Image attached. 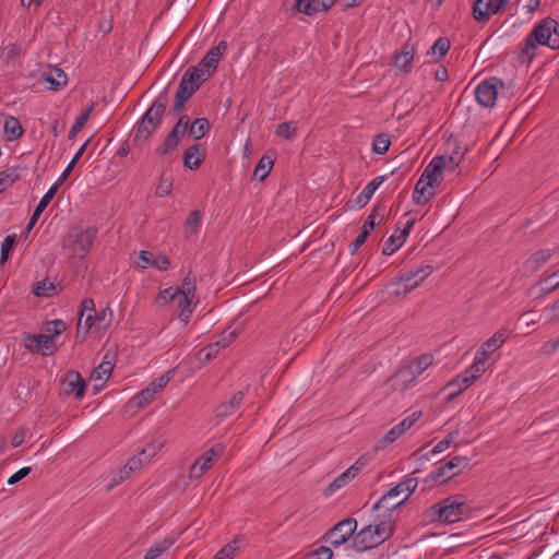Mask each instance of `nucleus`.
Here are the masks:
<instances>
[{
  "label": "nucleus",
  "instance_id": "obj_1",
  "mask_svg": "<svg viewBox=\"0 0 559 559\" xmlns=\"http://www.w3.org/2000/svg\"><path fill=\"white\" fill-rule=\"evenodd\" d=\"M537 45L548 46L551 49L559 48V23L550 17L538 23L526 38L521 57L531 61Z\"/></svg>",
  "mask_w": 559,
  "mask_h": 559
},
{
  "label": "nucleus",
  "instance_id": "obj_2",
  "mask_svg": "<svg viewBox=\"0 0 559 559\" xmlns=\"http://www.w3.org/2000/svg\"><path fill=\"white\" fill-rule=\"evenodd\" d=\"M472 508L462 495L448 497L440 502L433 504L428 510V518L431 522L455 523L468 518Z\"/></svg>",
  "mask_w": 559,
  "mask_h": 559
},
{
  "label": "nucleus",
  "instance_id": "obj_3",
  "mask_svg": "<svg viewBox=\"0 0 559 559\" xmlns=\"http://www.w3.org/2000/svg\"><path fill=\"white\" fill-rule=\"evenodd\" d=\"M432 362V355L424 354L412 360L408 365L400 367L388 380L386 384L391 391L404 392Z\"/></svg>",
  "mask_w": 559,
  "mask_h": 559
},
{
  "label": "nucleus",
  "instance_id": "obj_4",
  "mask_svg": "<svg viewBox=\"0 0 559 559\" xmlns=\"http://www.w3.org/2000/svg\"><path fill=\"white\" fill-rule=\"evenodd\" d=\"M167 104L168 98L166 93H160L136 124L133 135L134 142L146 141L159 127Z\"/></svg>",
  "mask_w": 559,
  "mask_h": 559
},
{
  "label": "nucleus",
  "instance_id": "obj_5",
  "mask_svg": "<svg viewBox=\"0 0 559 559\" xmlns=\"http://www.w3.org/2000/svg\"><path fill=\"white\" fill-rule=\"evenodd\" d=\"M393 532L391 521H382L377 525H368L353 537V546L358 551L373 548L388 539Z\"/></svg>",
  "mask_w": 559,
  "mask_h": 559
},
{
  "label": "nucleus",
  "instance_id": "obj_6",
  "mask_svg": "<svg viewBox=\"0 0 559 559\" xmlns=\"http://www.w3.org/2000/svg\"><path fill=\"white\" fill-rule=\"evenodd\" d=\"M225 445L222 443L215 444L210 450L205 451L191 466L190 478H201L202 475L212 467L215 460L223 455Z\"/></svg>",
  "mask_w": 559,
  "mask_h": 559
},
{
  "label": "nucleus",
  "instance_id": "obj_7",
  "mask_svg": "<svg viewBox=\"0 0 559 559\" xmlns=\"http://www.w3.org/2000/svg\"><path fill=\"white\" fill-rule=\"evenodd\" d=\"M502 86V81L497 78H490L481 82L475 90V96L479 105L490 108L493 107L497 100L499 87Z\"/></svg>",
  "mask_w": 559,
  "mask_h": 559
},
{
  "label": "nucleus",
  "instance_id": "obj_8",
  "mask_svg": "<svg viewBox=\"0 0 559 559\" xmlns=\"http://www.w3.org/2000/svg\"><path fill=\"white\" fill-rule=\"evenodd\" d=\"M226 50L227 43L221 41L217 46L213 47L207 51V53L200 61L198 67H193L194 69H198V73H200L203 80H206L215 72L217 63Z\"/></svg>",
  "mask_w": 559,
  "mask_h": 559
},
{
  "label": "nucleus",
  "instance_id": "obj_9",
  "mask_svg": "<svg viewBox=\"0 0 559 559\" xmlns=\"http://www.w3.org/2000/svg\"><path fill=\"white\" fill-rule=\"evenodd\" d=\"M356 527L357 522L355 519H345L330 528L325 535V538L333 546H341L346 543L350 536H353Z\"/></svg>",
  "mask_w": 559,
  "mask_h": 559
},
{
  "label": "nucleus",
  "instance_id": "obj_10",
  "mask_svg": "<svg viewBox=\"0 0 559 559\" xmlns=\"http://www.w3.org/2000/svg\"><path fill=\"white\" fill-rule=\"evenodd\" d=\"M23 343L28 350L44 356L50 355L56 350L55 340L46 334H25Z\"/></svg>",
  "mask_w": 559,
  "mask_h": 559
},
{
  "label": "nucleus",
  "instance_id": "obj_11",
  "mask_svg": "<svg viewBox=\"0 0 559 559\" xmlns=\"http://www.w3.org/2000/svg\"><path fill=\"white\" fill-rule=\"evenodd\" d=\"M204 80L198 73V69L189 68L181 78L177 90V98L188 100L199 88L200 83Z\"/></svg>",
  "mask_w": 559,
  "mask_h": 559
},
{
  "label": "nucleus",
  "instance_id": "obj_12",
  "mask_svg": "<svg viewBox=\"0 0 559 559\" xmlns=\"http://www.w3.org/2000/svg\"><path fill=\"white\" fill-rule=\"evenodd\" d=\"M508 0H476L473 15L476 21L485 22L491 14L497 13Z\"/></svg>",
  "mask_w": 559,
  "mask_h": 559
},
{
  "label": "nucleus",
  "instance_id": "obj_13",
  "mask_svg": "<svg viewBox=\"0 0 559 559\" xmlns=\"http://www.w3.org/2000/svg\"><path fill=\"white\" fill-rule=\"evenodd\" d=\"M447 160L445 156H437L427 165L421 175V177L427 180L426 185H432L435 187L440 183L442 173L447 169Z\"/></svg>",
  "mask_w": 559,
  "mask_h": 559
},
{
  "label": "nucleus",
  "instance_id": "obj_14",
  "mask_svg": "<svg viewBox=\"0 0 559 559\" xmlns=\"http://www.w3.org/2000/svg\"><path fill=\"white\" fill-rule=\"evenodd\" d=\"M61 385L62 392L66 395L74 393L76 399H82L84 396L85 382L81 374L76 371L68 372L64 379L62 380Z\"/></svg>",
  "mask_w": 559,
  "mask_h": 559
},
{
  "label": "nucleus",
  "instance_id": "obj_15",
  "mask_svg": "<svg viewBox=\"0 0 559 559\" xmlns=\"http://www.w3.org/2000/svg\"><path fill=\"white\" fill-rule=\"evenodd\" d=\"M421 416V412H414L409 417L405 418L399 425L391 428L383 437L382 442L384 444L392 443L399 437H401L406 430H408Z\"/></svg>",
  "mask_w": 559,
  "mask_h": 559
},
{
  "label": "nucleus",
  "instance_id": "obj_16",
  "mask_svg": "<svg viewBox=\"0 0 559 559\" xmlns=\"http://www.w3.org/2000/svg\"><path fill=\"white\" fill-rule=\"evenodd\" d=\"M469 460L466 456H454L438 471V476L450 479L457 475L462 469L466 468Z\"/></svg>",
  "mask_w": 559,
  "mask_h": 559
},
{
  "label": "nucleus",
  "instance_id": "obj_17",
  "mask_svg": "<svg viewBox=\"0 0 559 559\" xmlns=\"http://www.w3.org/2000/svg\"><path fill=\"white\" fill-rule=\"evenodd\" d=\"M41 78L49 84L48 88L52 91H58L60 87L64 86L68 81L67 74L57 67H48L43 71Z\"/></svg>",
  "mask_w": 559,
  "mask_h": 559
},
{
  "label": "nucleus",
  "instance_id": "obj_18",
  "mask_svg": "<svg viewBox=\"0 0 559 559\" xmlns=\"http://www.w3.org/2000/svg\"><path fill=\"white\" fill-rule=\"evenodd\" d=\"M486 359L475 355L473 365L462 374L464 388L473 384L486 370Z\"/></svg>",
  "mask_w": 559,
  "mask_h": 559
},
{
  "label": "nucleus",
  "instance_id": "obj_19",
  "mask_svg": "<svg viewBox=\"0 0 559 559\" xmlns=\"http://www.w3.org/2000/svg\"><path fill=\"white\" fill-rule=\"evenodd\" d=\"M205 156V150L201 144L189 146L183 154V164L189 169H195L200 166Z\"/></svg>",
  "mask_w": 559,
  "mask_h": 559
},
{
  "label": "nucleus",
  "instance_id": "obj_20",
  "mask_svg": "<svg viewBox=\"0 0 559 559\" xmlns=\"http://www.w3.org/2000/svg\"><path fill=\"white\" fill-rule=\"evenodd\" d=\"M58 188H59V185L58 183H55L52 187H50V189L46 192V194L41 198V200L39 201V203L37 204L28 224H27V227H26V230L29 231L34 225L36 224V222L38 221L39 216L41 215V213L45 211V209L48 206V204L50 203V201L53 199V197L56 195L57 191H58Z\"/></svg>",
  "mask_w": 559,
  "mask_h": 559
},
{
  "label": "nucleus",
  "instance_id": "obj_21",
  "mask_svg": "<svg viewBox=\"0 0 559 559\" xmlns=\"http://www.w3.org/2000/svg\"><path fill=\"white\" fill-rule=\"evenodd\" d=\"M504 342L506 337L503 331H498L481 345L476 355L487 359L489 355L498 349Z\"/></svg>",
  "mask_w": 559,
  "mask_h": 559
},
{
  "label": "nucleus",
  "instance_id": "obj_22",
  "mask_svg": "<svg viewBox=\"0 0 559 559\" xmlns=\"http://www.w3.org/2000/svg\"><path fill=\"white\" fill-rule=\"evenodd\" d=\"M360 468L361 467L358 461L329 485V487L325 490V495H331L335 490L345 486L349 479L354 478L358 474Z\"/></svg>",
  "mask_w": 559,
  "mask_h": 559
},
{
  "label": "nucleus",
  "instance_id": "obj_23",
  "mask_svg": "<svg viewBox=\"0 0 559 559\" xmlns=\"http://www.w3.org/2000/svg\"><path fill=\"white\" fill-rule=\"evenodd\" d=\"M243 400V392H236L228 402H224L216 407L215 415L225 418L234 414Z\"/></svg>",
  "mask_w": 559,
  "mask_h": 559
},
{
  "label": "nucleus",
  "instance_id": "obj_24",
  "mask_svg": "<svg viewBox=\"0 0 559 559\" xmlns=\"http://www.w3.org/2000/svg\"><path fill=\"white\" fill-rule=\"evenodd\" d=\"M415 49L409 45H405L403 50L395 55L394 64L402 71H408L412 61L414 60Z\"/></svg>",
  "mask_w": 559,
  "mask_h": 559
},
{
  "label": "nucleus",
  "instance_id": "obj_25",
  "mask_svg": "<svg viewBox=\"0 0 559 559\" xmlns=\"http://www.w3.org/2000/svg\"><path fill=\"white\" fill-rule=\"evenodd\" d=\"M385 180V176H379L372 179L360 192L357 197L356 203L359 206H365L369 200L371 199L374 191L380 187V185Z\"/></svg>",
  "mask_w": 559,
  "mask_h": 559
},
{
  "label": "nucleus",
  "instance_id": "obj_26",
  "mask_svg": "<svg viewBox=\"0 0 559 559\" xmlns=\"http://www.w3.org/2000/svg\"><path fill=\"white\" fill-rule=\"evenodd\" d=\"M183 135V133L173 128L168 135L166 136L163 145L156 150V153L159 155L169 154L177 147Z\"/></svg>",
  "mask_w": 559,
  "mask_h": 559
},
{
  "label": "nucleus",
  "instance_id": "obj_27",
  "mask_svg": "<svg viewBox=\"0 0 559 559\" xmlns=\"http://www.w3.org/2000/svg\"><path fill=\"white\" fill-rule=\"evenodd\" d=\"M3 129H4V133L7 135V140L11 141V142L16 141L23 134V128H22L20 121L12 116H9L5 119Z\"/></svg>",
  "mask_w": 559,
  "mask_h": 559
},
{
  "label": "nucleus",
  "instance_id": "obj_28",
  "mask_svg": "<svg viewBox=\"0 0 559 559\" xmlns=\"http://www.w3.org/2000/svg\"><path fill=\"white\" fill-rule=\"evenodd\" d=\"M418 485V480L416 478H407L404 481L399 483L396 486L388 490V496H400L401 493H405L404 498H408L411 493H413Z\"/></svg>",
  "mask_w": 559,
  "mask_h": 559
},
{
  "label": "nucleus",
  "instance_id": "obj_29",
  "mask_svg": "<svg viewBox=\"0 0 559 559\" xmlns=\"http://www.w3.org/2000/svg\"><path fill=\"white\" fill-rule=\"evenodd\" d=\"M179 309V318L187 323L192 312L190 296L177 293L176 301H174Z\"/></svg>",
  "mask_w": 559,
  "mask_h": 559
},
{
  "label": "nucleus",
  "instance_id": "obj_30",
  "mask_svg": "<svg viewBox=\"0 0 559 559\" xmlns=\"http://www.w3.org/2000/svg\"><path fill=\"white\" fill-rule=\"evenodd\" d=\"M406 501V498L397 500V496H388V491L380 498V500L373 506V510L384 509L389 512L393 511L397 507L402 506Z\"/></svg>",
  "mask_w": 559,
  "mask_h": 559
},
{
  "label": "nucleus",
  "instance_id": "obj_31",
  "mask_svg": "<svg viewBox=\"0 0 559 559\" xmlns=\"http://www.w3.org/2000/svg\"><path fill=\"white\" fill-rule=\"evenodd\" d=\"M174 543L175 539L171 537L164 538L146 551L144 559H156L162 554H164Z\"/></svg>",
  "mask_w": 559,
  "mask_h": 559
},
{
  "label": "nucleus",
  "instance_id": "obj_32",
  "mask_svg": "<svg viewBox=\"0 0 559 559\" xmlns=\"http://www.w3.org/2000/svg\"><path fill=\"white\" fill-rule=\"evenodd\" d=\"M416 281V273H404L399 280L392 282V286H403V293H411L419 285Z\"/></svg>",
  "mask_w": 559,
  "mask_h": 559
},
{
  "label": "nucleus",
  "instance_id": "obj_33",
  "mask_svg": "<svg viewBox=\"0 0 559 559\" xmlns=\"http://www.w3.org/2000/svg\"><path fill=\"white\" fill-rule=\"evenodd\" d=\"M210 122L206 118H198L191 123L189 128V135L194 140H199L205 135V133L210 130Z\"/></svg>",
  "mask_w": 559,
  "mask_h": 559
},
{
  "label": "nucleus",
  "instance_id": "obj_34",
  "mask_svg": "<svg viewBox=\"0 0 559 559\" xmlns=\"http://www.w3.org/2000/svg\"><path fill=\"white\" fill-rule=\"evenodd\" d=\"M273 159L270 156L264 155L257 164L253 177L260 181L264 180L273 167Z\"/></svg>",
  "mask_w": 559,
  "mask_h": 559
},
{
  "label": "nucleus",
  "instance_id": "obj_35",
  "mask_svg": "<svg viewBox=\"0 0 559 559\" xmlns=\"http://www.w3.org/2000/svg\"><path fill=\"white\" fill-rule=\"evenodd\" d=\"M97 230L93 227L87 228L76 236V245L84 251H88L95 239Z\"/></svg>",
  "mask_w": 559,
  "mask_h": 559
},
{
  "label": "nucleus",
  "instance_id": "obj_36",
  "mask_svg": "<svg viewBox=\"0 0 559 559\" xmlns=\"http://www.w3.org/2000/svg\"><path fill=\"white\" fill-rule=\"evenodd\" d=\"M201 225V213L199 210L192 211L185 224V236L190 237L198 233Z\"/></svg>",
  "mask_w": 559,
  "mask_h": 559
},
{
  "label": "nucleus",
  "instance_id": "obj_37",
  "mask_svg": "<svg viewBox=\"0 0 559 559\" xmlns=\"http://www.w3.org/2000/svg\"><path fill=\"white\" fill-rule=\"evenodd\" d=\"M296 8L299 12L313 15L322 11L320 0H297Z\"/></svg>",
  "mask_w": 559,
  "mask_h": 559
},
{
  "label": "nucleus",
  "instance_id": "obj_38",
  "mask_svg": "<svg viewBox=\"0 0 559 559\" xmlns=\"http://www.w3.org/2000/svg\"><path fill=\"white\" fill-rule=\"evenodd\" d=\"M385 209L381 205L374 206L370 215L368 216L366 223L364 224L362 231H366L368 235L374 229L377 222L376 219L379 217L380 221L384 216Z\"/></svg>",
  "mask_w": 559,
  "mask_h": 559
},
{
  "label": "nucleus",
  "instance_id": "obj_39",
  "mask_svg": "<svg viewBox=\"0 0 559 559\" xmlns=\"http://www.w3.org/2000/svg\"><path fill=\"white\" fill-rule=\"evenodd\" d=\"M20 177L17 168H8L0 173V192L13 185Z\"/></svg>",
  "mask_w": 559,
  "mask_h": 559
},
{
  "label": "nucleus",
  "instance_id": "obj_40",
  "mask_svg": "<svg viewBox=\"0 0 559 559\" xmlns=\"http://www.w3.org/2000/svg\"><path fill=\"white\" fill-rule=\"evenodd\" d=\"M239 538H235L229 544L225 545L213 559H231L239 549Z\"/></svg>",
  "mask_w": 559,
  "mask_h": 559
},
{
  "label": "nucleus",
  "instance_id": "obj_41",
  "mask_svg": "<svg viewBox=\"0 0 559 559\" xmlns=\"http://www.w3.org/2000/svg\"><path fill=\"white\" fill-rule=\"evenodd\" d=\"M112 371V367L109 366L108 361H102L91 373L92 380L106 381Z\"/></svg>",
  "mask_w": 559,
  "mask_h": 559
},
{
  "label": "nucleus",
  "instance_id": "obj_42",
  "mask_svg": "<svg viewBox=\"0 0 559 559\" xmlns=\"http://www.w3.org/2000/svg\"><path fill=\"white\" fill-rule=\"evenodd\" d=\"M93 110V107L91 106L88 109L83 111L75 120L74 124L72 126L70 132H69V139L72 140L76 136V134L84 128L85 123L87 122L91 111Z\"/></svg>",
  "mask_w": 559,
  "mask_h": 559
},
{
  "label": "nucleus",
  "instance_id": "obj_43",
  "mask_svg": "<svg viewBox=\"0 0 559 559\" xmlns=\"http://www.w3.org/2000/svg\"><path fill=\"white\" fill-rule=\"evenodd\" d=\"M165 440L157 438L153 440L152 442L147 443L142 449V454H145V460H152L164 447Z\"/></svg>",
  "mask_w": 559,
  "mask_h": 559
},
{
  "label": "nucleus",
  "instance_id": "obj_44",
  "mask_svg": "<svg viewBox=\"0 0 559 559\" xmlns=\"http://www.w3.org/2000/svg\"><path fill=\"white\" fill-rule=\"evenodd\" d=\"M175 370H169L166 373L162 374L159 378L153 380L148 388L153 393L159 392L163 388L166 386V384L170 381V379L174 377Z\"/></svg>",
  "mask_w": 559,
  "mask_h": 559
},
{
  "label": "nucleus",
  "instance_id": "obj_45",
  "mask_svg": "<svg viewBox=\"0 0 559 559\" xmlns=\"http://www.w3.org/2000/svg\"><path fill=\"white\" fill-rule=\"evenodd\" d=\"M450 46V40L448 38L440 37L430 47L428 55H439L440 57H443L449 51Z\"/></svg>",
  "mask_w": 559,
  "mask_h": 559
},
{
  "label": "nucleus",
  "instance_id": "obj_46",
  "mask_svg": "<svg viewBox=\"0 0 559 559\" xmlns=\"http://www.w3.org/2000/svg\"><path fill=\"white\" fill-rule=\"evenodd\" d=\"M390 146V140L386 134H378L372 143V150L376 154L382 155L384 154Z\"/></svg>",
  "mask_w": 559,
  "mask_h": 559
},
{
  "label": "nucleus",
  "instance_id": "obj_47",
  "mask_svg": "<svg viewBox=\"0 0 559 559\" xmlns=\"http://www.w3.org/2000/svg\"><path fill=\"white\" fill-rule=\"evenodd\" d=\"M16 242V235H9L4 238L2 245H1V258L0 263L7 262L10 252L12 251L13 247Z\"/></svg>",
  "mask_w": 559,
  "mask_h": 559
},
{
  "label": "nucleus",
  "instance_id": "obj_48",
  "mask_svg": "<svg viewBox=\"0 0 559 559\" xmlns=\"http://www.w3.org/2000/svg\"><path fill=\"white\" fill-rule=\"evenodd\" d=\"M97 326L99 329H107L112 321V311L110 308H104L98 313H95Z\"/></svg>",
  "mask_w": 559,
  "mask_h": 559
},
{
  "label": "nucleus",
  "instance_id": "obj_49",
  "mask_svg": "<svg viewBox=\"0 0 559 559\" xmlns=\"http://www.w3.org/2000/svg\"><path fill=\"white\" fill-rule=\"evenodd\" d=\"M296 130L297 128L294 122H283L277 126L275 133L282 138L292 139L295 136Z\"/></svg>",
  "mask_w": 559,
  "mask_h": 559
},
{
  "label": "nucleus",
  "instance_id": "obj_50",
  "mask_svg": "<svg viewBox=\"0 0 559 559\" xmlns=\"http://www.w3.org/2000/svg\"><path fill=\"white\" fill-rule=\"evenodd\" d=\"M557 275H558V273H554L552 275L548 276L543 282H540L539 284L535 285L532 288V290H535V289L539 288V292H542V293H550L555 288L559 287V281L552 282V278L556 277Z\"/></svg>",
  "mask_w": 559,
  "mask_h": 559
},
{
  "label": "nucleus",
  "instance_id": "obj_51",
  "mask_svg": "<svg viewBox=\"0 0 559 559\" xmlns=\"http://www.w3.org/2000/svg\"><path fill=\"white\" fill-rule=\"evenodd\" d=\"M94 325H97L95 314L88 313L84 324H82V318L80 317L76 329V337H79L81 333H83V335L87 334L90 329Z\"/></svg>",
  "mask_w": 559,
  "mask_h": 559
},
{
  "label": "nucleus",
  "instance_id": "obj_52",
  "mask_svg": "<svg viewBox=\"0 0 559 559\" xmlns=\"http://www.w3.org/2000/svg\"><path fill=\"white\" fill-rule=\"evenodd\" d=\"M178 289V293L180 294H183V295H192L194 293V289H195V280L193 276H191V273H188L182 283H181V286L180 287H177Z\"/></svg>",
  "mask_w": 559,
  "mask_h": 559
},
{
  "label": "nucleus",
  "instance_id": "obj_53",
  "mask_svg": "<svg viewBox=\"0 0 559 559\" xmlns=\"http://www.w3.org/2000/svg\"><path fill=\"white\" fill-rule=\"evenodd\" d=\"M218 349L216 348V345L210 344L209 346L202 348L198 353V359L201 361V364H205L206 361L213 359L218 354Z\"/></svg>",
  "mask_w": 559,
  "mask_h": 559
},
{
  "label": "nucleus",
  "instance_id": "obj_54",
  "mask_svg": "<svg viewBox=\"0 0 559 559\" xmlns=\"http://www.w3.org/2000/svg\"><path fill=\"white\" fill-rule=\"evenodd\" d=\"M155 393L151 391L148 386L143 389L138 395L133 397V402L136 406L143 407L154 399Z\"/></svg>",
  "mask_w": 559,
  "mask_h": 559
},
{
  "label": "nucleus",
  "instance_id": "obj_55",
  "mask_svg": "<svg viewBox=\"0 0 559 559\" xmlns=\"http://www.w3.org/2000/svg\"><path fill=\"white\" fill-rule=\"evenodd\" d=\"M395 233H397V230ZM396 237H399V235L397 234H393L384 242L383 248H382V253L383 254L391 255L402 246V245H399V240L396 239Z\"/></svg>",
  "mask_w": 559,
  "mask_h": 559
},
{
  "label": "nucleus",
  "instance_id": "obj_56",
  "mask_svg": "<svg viewBox=\"0 0 559 559\" xmlns=\"http://www.w3.org/2000/svg\"><path fill=\"white\" fill-rule=\"evenodd\" d=\"M550 257L551 252L549 249H542L531 258V262L535 263L534 267L538 269L545 264L550 259Z\"/></svg>",
  "mask_w": 559,
  "mask_h": 559
},
{
  "label": "nucleus",
  "instance_id": "obj_57",
  "mask_svg": "<svg viewBox=\"0 0 559 559\" xmlns=\"http://www.w3.org/2000/svg\"><path fill=\"white\" fill-rule=\"evenodd\" d=\"M333 551L325 546H321L314 551L309 552L305 559H331Z\"/></svg>",
  "mask_w": 559,
  "mask_h": 559
},
{
  "label": "nucleus",
  "instance_id": "obj_58",
  "mask_svg": "<svg viewBox=\"0 0 559 559\" xmlns=\"http://www.w3.org/2000/svg\"><path fill=\"white\" fill-rule=\"evenodd\" d=\"M55 289L51 283H47L46 281L38 282L33 287V293L36 296H49L50 293Z\"/></svg>",
  "mask_w": 559,
  "mask_h": 559
},
{
  "label": "nucleus",
  "instance_id": "obj_59",
  "mask_svg": "<svg viewBox=\"0 0 559 559\" xmlns=\"http://www.w3.org/2000/svg\"><path fill=\"white\" fill-rule=\"evenodd\" d=\"M67 325L62 320H53L48 322L46 331L50 333L49 336H57L66 330Z\"/></svg>",
  "mask_w": 559,
  "mask_h": 559
},
{
  "label": "nucleus",
  "instance_id": "obj_60",
  "mask_svg": "<svg viewBox=\"0 0 559 559\" xmlns=\"http://www.w3.org/2000/svg\"><path fill=\"white\" fill-rule=\"evenodd\" d=\"M154 255L150 251L142 250L139 252V262L136 265L141 269H147L154 265Z\"/></svg>",
  "mask_w": 559,
  "mask_h": 559
},
{
  "label": "nucleus",
  "instance_id": "obj_61",
  "mask_svg": "<svg viewBox=\"0 0 559 559\" xmlns=\"http://www.w3.org/2000/svg\"><path fill=\"white\" fill-rule=\"evenodd\" d=\"M447 388L452 389L451 393L449 394V400H453L462 391H464L466 389V388H464V383L462 382V376L457 377L456 379L449 382Z\"/></svg>",
  "mask_w": 559,
  "mask_h": 559
},
{
  "label": "nucleus",
  "instance_id": "obj_62",
  "mask_svg": "<svg viewBox=\"0 0 559 559\" xmlns=\"http://www.w3.org/2000/svg\"><path fill=\"white\" fill-rule=\"evenodd\" d=\"M171 187H173L171 178H166L165 176H162L160 181H159L158 186L156 187L155 193L158 197H165L170 192Z\"/></svg>",
  "mask_w": 559,
  "mask_h": 559
},
{
  "label": "nucleus",
  "instance_id": "obj_63",
  "mask_svg": "<svg viewBox=\"0 0 559 559\" xmlns=\"http://www.w3.org/2000/svg\"><path fill=\"white\" fill-rule=\"evenodd\" d=\"M177 293H178L177 288H174V287L166 288L159 293L158 299L162 300L163 302H170V301L174 302V301H176Z\"/></svg>",
  "mask_w": 559,
  "mask_h": 559
},
{
  "label": "nucleus",
  "instance_id": "obj_64",
  "mask_svg": "<svg viewBox=\"0 0 559 559\" xmlns=\"http://www.w3.org/2000/svg\"><path fill=\"white\" fill-rule=\"evenodd\" d=\"M236 332L231 331L228 334H223L218 341L212 344L216 345V348L219 350L221 348L227 347L236 338Z\"/></svg>",
  "mask_w": 559,
  "mask_h": 559
}]
</instances>
